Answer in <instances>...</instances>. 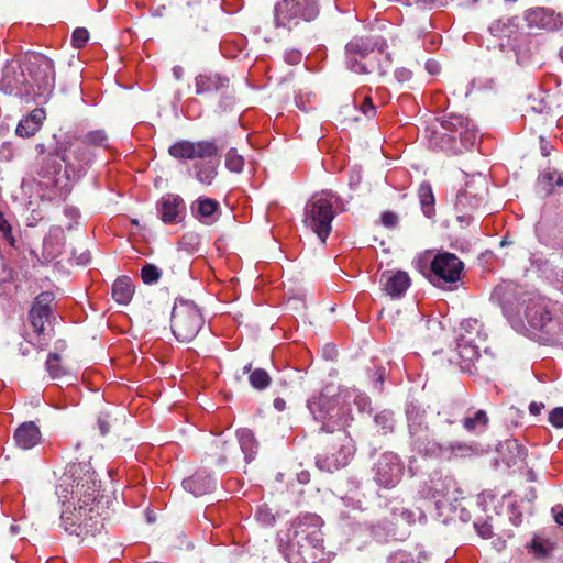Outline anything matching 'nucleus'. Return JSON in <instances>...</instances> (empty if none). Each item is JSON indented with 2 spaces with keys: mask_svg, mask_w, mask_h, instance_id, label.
Wrapping results in <instances>:
<instances>
[{
  "mask_svg": "<svg viewBox=\"0 0 563 563\" xmlns=\"http://www.w3.org/2000/svg\"><path fill=\"white\" fill-rule=\"evenodd\" d=\"M342 504L346 508L341 511L342 517L350 518L352 511H361L363 509L361 500H354L351 497L342 498Z\"/></svg>",
  "mask_w": 563,
  "mask_h": 563,
  "instance_id": "obj_53",
  "label": "nucleus"
},
{
  "mask_svg": "<svg viewBox=\"0 0 563 563\" xmlns=\"http://www.w3.org/2000/svg\"><path fill=\"white\" fill-rule=\"evenodd\" d=\"M66 147L58 152L60 158L66 163L68 167L88 165L91 162L92 155L88 150V145L84 139H69Z\"/></svg>",
  "mask_w": 563,
  "mask_h": 563,
  "instance_id": "obj_22",
  "label": "nucleus"
},
{
  "mask_svg": "<svg viewBox=\"0 0 563 563\" xmlns=\"http://www.w3.org/2000/svg\"><path fill=\"white\" fill-rule=\"evenodd\" d=\"M426 560L427 555L423 553H420L417 560H415L411 553L398 550L389 554L387 563H423Z\"/></svg>",
  "mask_w": 563,
  "mask_h": 563,
  "instance_id": "obj_41",
  "label": "nucleus"
},
{
  "mask_svg": "<svg viewBox=\"0 0 563 563\" xmlns=\"http://www.w3.org/2000/svg\"><path fill=\"white\" fill-rule=\"evenodd\" d=\"M46 371L52 378H59L66 374L60 365V356L56 353H49L46 360Z\"/></svg>",
  "mask_w": 563,
  "mask_h": 563,
  "instance_id": "obj_46",
  "label": "nucleus"
},
{
  "mask_svg": "<svg viewBox=\"0 0 563 563\" xmlns=\"http://www.w3.org/2000/svg\"><path fill=\"white\" fill-rule=\"evenodd\" d=\"M88 146H99L108 148V135L104 130L90 131L82 136Z\"/></svg>",
  "mask_w": 563,
  "mask_h": 563,
  "instance_id": "obj_43",
  "label": "nucleus"
},
{
  "mask_svg": "<svg viewBox=\"0 0 563 563\" xmlns=\"http://www.w3.org/2000/svg\"><path fill=\"white\" fill-rule=\"evenodd\" d=\"M53 295L51 292H41L34 300L29 312V319L33 327L34 332L38 335L45 333V323L49 320L52 309L51 302Z\"/></svg>",
  "mask_w": 563,
  "mask_h": 563,
  "instance_id": "obj_21",
  "label": "nucleus"
},
{
  "mask_svg": "<svg viewBox=\"0 0 563 563\" xmlns=\"http://www.w3.org/2000/svg\"><path fill=\"white\" fill-rule=\"evenodd\" d=\"M40 129L26 118L22 119L16 126V134L22 137H29L34 135Z\"/></svg>",
  "mask_w": 563,
  "mask_h": 563,
  "instance_id": "obj_49",
  "label": "nucleus"
},
{
  "mask_svg": "<svg viewBox=\"0 0 563 563\" xmlns=\"http://www.w3.org/2000/svg\"><path fill=\"white\" fill-rule=\"evenodd\" d=\"M418 198L421 210L427 218H432L435 213V198L430 183L423 181L418 187Z\"/></svg>",
  "mask_w": 563,
  "mask_h": 563,
  "instance_id": "obj_33",
  "label": "nucleus"
},
{
  "mask_svg": "<svg viewBox=\"0 0 563 563\" xmlns=\"http://www.w3.org/2000/svg\"><path fill=\"white\" fill-rule=\"evenodd\" d=\"M156 208L159 219L166 224L181 221L186 213L184 199L175 194L164 195L158 200Z\"/></svg>",
  "mask_w": 563,
  "mask_h": 563,
  "instance_id": "obj_19",
  "label": "nucleus"
},
{
  "mask_svg": "<svg viewBox=\"0 0 563 563\" xmlns=\"http://www.w3.org/2000/svg\"><path fill=\"white\" fill-rule=\"evenodd\" d=\"M549 421L555 428H563V407L554 408L549 415Z\"/></svg>",
  "mask_w": 563,
  "mask_h": 563,
  "instance_id": "obj_56",
  "label": "nucleus"
},
{
  "mask_svg": "<svg viewBox=\"0 0 563 563\" xmlns=\"http://www.w3.org/2000/svg\"><path fill=\"white\" fill-rule=\"evenodd\" d=\"M172 332L180 342L194 340L205 324V318L196 303L177 299L172 311Z\"/></svg>",
  "mask_w": 563,
  "mask_h": 563,
  "instance_id": "obj_8",
  "label": "nucleus"
},
{
  "mask_svg": "<svg viewBox=\"0 0 563 563\" xmlns=\"http://www.w3.org/2000/svg\"><path fill=\"white\" fill-rule=\"evenodd\" d=\"M541 180L545 181L552 191L555 187L563 189V174L558 170L545 172L541 175Z\"/></svg>",
  "mask_w": 563,
  "mask_h": 563,
  "instance_id": "obj_48",
  "label": "nucleus"
},
{
  "mask_svg": "<svg viewBox=\"0 0 563 563\" xmlns=\"http://www.w3.org/2000/svg\"><path fill=\"white\" fill-rule=\"evenodd\" d=\"M515 289L516 284L512 282H503L494 288L490 298L503 306L511 303V294Z\"/></svg>",
  "mask_w": 563,
  "mask_h": 563,
  "instance_id": "obj_37",
  "label": "nucleus"
},
{
  "mask_svg": "<svg viewBox=\"0 0 563 563\" xmlns=\"http://www.w3.org/2000/svg\"><path fill=\"white\" fill-rule=\"evenodd\" d=\"M531 551L538 558H544L549 554L551 545L549 542L534 538L530 545Z\"/></svg>",
  "mask_w": 563,
  "mask_h": 563,
  "instance_id": "obj_52",
  "label": "nucleus"
},
{
  "mask_svg": "<svg viewBox=\"0 0 563 563\" xmlns=\"http://www.w3.org/2000/svg\"><path fill=\"white\" fill-rule=\"evenodd\" d=\"M218 145L214 141L202 140V141H188L181 140L172 144L168 148V153L176 159H207L218 154Z\"/></svg>",
  "mask_w": 563,
  "mask_h": 563,
  "instance_id": "obj_16",
  "label": "nucleus"
},
{
  "mask_svg": "<svg viewBox=\"0 0 563 563\" xmlns=\"http://www.w3.org/2000/svg\"><path fill=\"white\" fill-rule=\"evenodd\" d=\"M255 517L258 521H261L265 525H272L275 520L274 515L266 507H258V509L256 510Z\"/></svg>",
  "mask_w": 563,
  "mask_h": 563,
  "instance_id": "obj_55",
  "label": "nucleus"
},
{
  "mask_svg": "<svg viewBox=\"0 0 563 563\" xmlns=\"http://www.w3.org/2000/svg\"><path fill=\"white\" fill-rule=\"evenodd\" d=\"M474 527L477 533L485 539H488L493 536L492 526L488 525L487 522L479 523L476 521L474 522Z\"/></svg>",
  "mask_w": 563,
  "mask_h": 563,
  "instance_id": "obj_60",
  "label": "nucleus"
},
{
  "mask_svg": "<svg viewBox=\"0 0 563 563\" xmlns=\"http://www.w3.org/2000/svg\"><path fill=\"white\" fill-rule=\"evenodd\" d=\"M65 244V233L60 227H54L43 241L42 256L44 261L51 262L62 254Z\"/></svg>",
  "mask_w": 563,
  "mask_h": 563,
  "instance_id": "obj_24",
  "label": "nucleus"
},
{
  "mask_svg": "<svg viewBox=\"0 0 563 563\" xmlns=\"http://www.w3.org/2000/svg\"><path fill=\"white\" fill-rule=\"evenodd\" d=\"M229 85V78L218 73L207 71L195 78L197 95L219 91Z\"/></svg>",
  "mask_w": 563,
  "mask_h": 563,
  "instance_id": "obj_25",
  "label": "nucleus"
},
{
  "mask_svg": "<svg viewBox=\"0 0 563 563\" xmlns=\"http://www.w3.org/2000/svg\"><path fill=\"white\" fill-rule=\"evenodd\" d=\"M89 40V32L84 27H77L71 35L73 46L76 48L84 47Z\"/></svg>",
  "mask_w": 563,
  "mask_h": 563,
  "instance_id": "obj_51",
  "label": "nucleus"
},
{
  "mask_svg": "<svg viewBox=\"0 0 563 563\" xmlns=\"http://www.w3.org/2000/svg\"><path fill=\"white\" fill-rule=\"evenodd\" d=\"M284 59L289 65H298L302 59V53L298 49L286 51Z\"/></svg>",
  "mask_w": 563,
  "mask_h": 563,
  "instance_id": "obj_57",
  "label": "nucleus"
},
{
  "mask_svg": "<svg viewBox=\"0 0 563 563\" xmlns=\"http://www.w3.org/2000/svg\"><path fill=\"white\" fill-rule=\"evenodd\" d=\"M30 86L33 88L34 100L46 99L55 87V69L53 62L43 55H32L24 60Z\"/></svg>",
  "mask_w": 563,
  "mask_h": 563,
  "instance_id": "obj_10",
  "label": "nucleus"
},
{
  "mask_svg": "<svg viewBox=\"0 0 563 563\" xmlns=\"http://www.w3.org/2000/svg\"><path fill=\"white\" fill-rule=\"evenodd\" d=\"M415 266L432 285L439 288L457 283L464 269L463 262L450 252L433 255L428 251L415 260Z\"/></svg>",
  "mask_w": 563,
  "mask_h": 563,
  "instance_id": "obj_5",
  "label": "nucleus"
},
{
  "mask_svg": "<svg viewBox=\"0 0 563 563\" xmlns=\"http://www.w3.org/2000/svg\"><path fill=\"white\" fill-rule=\"evenodd\" d=\"M225 167L233 173H241L244 168V158L235 148H230L225 155Z\"/></svg>",
  "mask_w": 563,
  "mask_h": 563,
  "instance_id": "obj_45",
  "label": "nucleus"
},
{
  "mask_svg": "<svg viewBox=\"0 0 563 563\" xmlns=\"http://www.w3.org/2000/svg\"><path fill=\"white\" fill-rule=\"evenodd\" d=\"M345 54L346 67L356 74L384 76L391 67V55L382 37H354L346 44Z\"/></svg>",
  "mask_w": 563,
  "mask_h": 563,
  "instance_id": "obj_2",
  "label": "nucleus"
},
{
  "mask_svg": "<svg viewBox=\"0 0 563 563\" xmlns=\"http://www.w3.org/2000/svg\"><path fill=\"white\" fill-rule=\"evenodd\" d=\"M489 423L487 412L483 409L468 410L462 420L465 431L473 434H481L486 431Z\"/></svg>",
  "mask_w": 563,
  "mask_h": 563,
  "instance_id": "obj_28",
  "label": "nucleus"
},
{
  "mask_svg": "<svg viewBox=\"0 0 563 563\" xmlns=\"http://www.w3.org/2000/svg\"><path fill=\"white\" fill-rule=\"evenodd\" d=\"M525 19L530 29L554 31L563 29V16L548 8H533L526 12Z\"/></svg>",
  "mask_w": 563,
  "mask_h": 563,
  "instance_id": "obj_20",
  "label": "nucleus"
},
{
  "mask_svg": "<svg viewBox=\"0 0 563 563\" xmlns=\"http://www.w3.org/2000/svg\"><path fill=\"white\" fill-rule=\"evenodd\" d=\"M307 408L323 432L335 433L352 419L350 409L342 402L340 394H331L329 387L307 399Z\"/></svg>",
  "mask_w": 563,
  "mask_h": 563,
  "instance_id": "obj_3",
  "label": "nucleus"
},
{
  "mask_svg": "<svg viewBox=\"0 0 563 563\" xmlns=\"http://www.w3.org/2000/svg\"><path fill=\"white\" fill-rule=\"evenodd\" d=\"M318 14V0H279L274 7V24L291 30L302 21L314 20Z\"/></svg>",
  "mask_w": 563,
  "mask_h": 563,
  "instance_id": "obj_9",
  "label": "nucleus"
},
{
  "mask_svg": "<svg viewBox=\"0 0 563 563\" xmlns=\"http://www.w3.org/2000/svg\"><path fill=\"white\" fill-rule=\"evenodd\" d=\"M355 404L360 408V410H366L369 408L371 401L369 398L365 395H357L355 397Z\"/></svg>",
  "mask_w": 563,
  "mask_h": 563,
  "instance_id": "obj_62",
  "label": "nucleus"
},
{
  "mask_svg": "<svg viewBox=\"0 0 563 563\" xmlns=\"http://www.w3.org/2000/svg\"><path fill=\"white\" fill-rule=\"evenodd\" d=\"M341 211L340 198L331 190H323L307 201L302 222L324 244L331 233L332 221Z\"/></svg>",
  "mask_w": 563,
  "mask_h": 563,
  "instance_id": "obj_4",
  "label": "nucleus"
},
{
  "mask_svg": "<svg viewBox=\"0 0 563 563\" xmlns=\"http://www.w3.org/2000/svg\"><path fill=\"white\" fill-rule=\"evenodd\" d=\"M322 525L321 517L316 514L300 515L291 523L287 542H323Z\"/></svg>",
  "mask_w": 563,
  "mask_h": 563,
  "instance_id": "obj_15",
  "label": "nucleus"
},
{
  "mask_svg": "<svg viewBox=\"0 0 563 563\" xmlns=\"http://www.w3.org/2000/svg\"><path fill=\"white\" fill-rule=\"evenodd\" d=\"M459 364L462 371L471 372L472 366L479 358V342L466 334H459L456 339Z\"/></svg>",
  "mask_w": 563,
  "mask_h": 563,
  "instance_id": "obj_23",
  "label": "nucleus"
},
{
  "mask_svg": "<svg viewBox=\"0 0 563 563\" xmlns=\"http://www.w3.org/2000/svg\"><path fill=\"white\" fill-rule=\"evenodd\" d=\"M380 221L386 228H395L398 224V216L391 211H385L380 216Z\"/></svg>",
  "mask_w": 563,
  "mask_h": 563,
  "instance_id": "obj_58",
  "label": "nucleus"
},
{
  "mask_svg": "<svg viewBox=\"0 0 563 563\" xmlns=\"http://www.w3.org/2000/svg\"><path fill=\"white\" fill-rule=\"evenodd\" d=\"M25 118L32 120V122H34V124L40 129L45 119V112L43 109H35Z\"/></svg>",
  "mask_w": 563,
  "mask_h": 563,
  "instance_id": "obj_59",
  "label": "nucleus"
},
{
  "mask_svg": "<svg viewBox=\"0 0 563 563\" xmlns=\"http://www.w3.org/2000/svg\"><path fill=\"white\" fill-rule=\"evenodd\" d=\"M400 518L405 520L408 523H412L416 521V512L408 510V509H401L399 514Z\"/></svg>",
  "mask_w": 563,
  "mask_h": 563,
  "instance_id": "obj_64",
  "label": "nucleus"
},
{
  "mask_svg": "<svg viewBox=\"0 0 563 563\" xmlns=\"http://www.w3.org/2000/svg\"><path fill=\"white\" fill-rule=\"evenodd\" d=\"M192 213L203 223H211L213 214L219 209V202L211 198H198L192 207Z\"/></svg>",
  "mask_w": 563,
  "mask_h": 563,
  "instance_id": "obj_30",
  "label": "nucleus"
},
{
  "mask_svg": "<svg viewBox=\"0 0 563 563\" xmlns=\"http://www.w3.org/2000/svg\"><path fill=\"white\" fill-rule=\"evenodd\" d=\"M249 382L253 388L262 390L269 386L271 377L266 371L257 368L250 374Z\"/></svg>",
  "mask_w": 563,
  "mask_h": 563,
  "instance_id": "obj_44",
  "label": "nucleus"
},
{
  "mask_svg": "<svg viewBox=\"0 0 563 563\" xmlns=\"http://www.w3.org/2000/svg\"><path fill=\"white\" fill-rule=\"evenodd\" d=\"M555 308L548 299L533 296L529 299L526 308V319L529 325L548 334L549 325L554 319Z\"/></svg>",
  "mask_w": 563,
  "mask_h": 563,
  "instance_id": "obj_17",
  "label": "nucleus"
},
{
  "mask_svg": "<svg viewBox=\"0 0 563 563\" xmlns=\"http://www.w3.org/2000/svg\"><path fill=\"white\" fill-rule=\"evenodd\" d=\"M514 20L511 18H500L495 20L488 27L494 36L507 37L512 33Z\"/></svg>",
  "mask_w": 563,
  "mask_h": 563,
  "instance_id": "obj_40",
  "label": "nucleus"
},
{
  "mask_svg": "<svg viewBox=\"0 0 563 563\" xmlns=\"http://www.w3.org/2000/svg\"><path fill=\"white\" fill-rule=\"evenodd\" d=\"M442 132H435L433 144L444 152L456 154L461 151L457 139L464 148L473 147L478 140V132L474 124L463 115L450 113L441 119Z\"/></svg>",
  "mask_w": 563,
  "mask_h": 563,
  "instance_id": "obj_6",
  "label": "nucleus"
},
{
  "mask_svg": "<svg viewBox=\"0 0 563 563\" xmlns=\"http://www.w3.org/2000/svg\"><path fill=\"white\" fill-rule=\"evenodd\" d=\"M194 169L196 179L203 185H211L217 176V167L210 161L195 163Z\"/></svg>",
  "mask_w": 563,
  "mask_h": 563,
  "instance_id": "obj_36",
  "label": "nucleus"
},
{
  "mask_svg": "<svg viewBox=\"0 0 563 563\" xmlns=\"http://www.w3.org/2000/svg\"><path fill=\"white\" fill-rule=\"evenodd\" d=\"M404 471L401 459L393 452H385L373 466V479L379 487L391 489L401 481Z\"/></svg>",
  "mask_w": 563,
  "mask_h": 563,
  "instance_id": "obj_13",
  "label": "nucleus"
},
{
  "mask_svg": "<svg viewBox=\"0 0 563 563\" xmlns=\"http://www.w3.org/2000/svg\"><path fill=\"white\" fill-rule=\"evenodd\" d=\"M552 514H553L555 522L559 526H563V506L556 505V506L552 507Z\"/></svg>",
  "mask_w": 563,
  "mask_h": 563,
  "instance_id": "obj_63",
  "label": "nucleus"
},
{
  "mask_svg": "<svg viewBox=\"0 0 563 563\" xmlns=\"http://www.w3.org/2000/svg\"><path fill=\"white\" fill-rule=\"evenodd\" d=\"M410 445L415 452L429 457H438L443 453L442 445L430 437L426 421V410L418 404L410 402L406 408Z\"/></svg>",
  "mask_w": 563,
  "mask_h": 563,
  "instance_id": "obj_7",
  "label": "nucleus"
},
{
  "mask_svg": "<svg viewBox=\"0 0 563 563\" xmlns=\"http://www.w3.org/2000/svg\"><path fill=\"white\" fill-rule=\"evenodd\" d=\"M428 497L433 499L439 516H446L456 509L462 492L452 476H437L430 481Z\"/></svg>",
  "mask_w": 563,
  "mask_h": 563,
  "instance_id": "obj_11",
  "label": "nucleus"
},
{
  "mask_svg": "<svg viewBox=\"0 0 563 563\" xmlns=\"http://www.w3.org/2000/svg\"><path fill=\"white\" fill-rule=\"evenodd\" d=\"M183 487L194 496L211 493L216 487V479L206 472H197L183 481Z\"/></svg>",
  "mask_w": 563,
  "mask_h": 563,
  "instance_id": "obj_26",
  "label": "nucleus"
},
{
  "mask_svg": "<svg viewBox=\"0 0 563 563\" xmlns=\"http://www.w3.org/2000/svg\"><path fill=\"white\" fill-rule=\"evenodd\" d=\"M133 292V284L126 276L118 278L112 285V297L120 305L129 303L132 299Z\"/></svg>",
  "mask_w": 563,
  "mask_h": 563,
  "instance_id": "obj_32",
  "label": "nucleus"
},
{
  "mask_svg": "<svg viewBox=\"0 0 563 563\" xmlns=\"http://www.w3.org/2000/svg\"><path fill=\"white\" fill-rule=\"evenodd\" d=\"M13 438L19 448L30 450L40 443L41 431L34 422H23L16 428Z\"/></svg>",
  "mask_w": 563,
  "mask_h": 563,
  "instance_id": "obj_27",
  "label": "nucleus"
},
{
  "mask_svg": "<svg viewBox=\"0 0 563 563\" xmlns=\"http://www.w3.org/2000/svg\"><path fill=\"white\" fill-rule=\"evenodd\" d=\"M442 449L443 453L440 457L445 456L446 453H449V457H467L478 452V449L475 444L459 441L450 443L446 448L442 446Z\"/></svg>",
  "mask_w": 563,
  "mask_h": 563,
  "instance_id": "obj_34",
  "label": "nucleus"
},
{
  "mask_svg": "<svg viewBox=\"0 0 563 563\" xmlns=\"http://www.w3.org/2000/svg\"><path fill=\"white\" fill-rule=\"evenodd\" d=\"M0 89L7 95H14L25 101L34 100L33 88L30 86L24 62L18 67L13 65L5 66Z\"/></svg>",
  "mask_w": 563,
  "mask_h": 563,
  "instance_id": "obj_14",
  "label": "nucleus"
},
{
  "mask_svg": "<svg viewBox=\"0 0 563 563\" xmlns=\"http://www.w3.org/2000/svg\"><path fill=\"white\" fill-rule=\"evenodd\" d=\"M459 334H466L467 336L475 338V342H485L487 334L483 331L482 324L476 319H465L461 322Z\"/></svg>",
  "mask_w": 563,
  "mask_h": 563,
  "instance_id": "obj_35",
  "label": "nucleus"
},
{
  "mask_svg": "<svg viewBox=\"0 0 563 563\" xmlns=\"http://www.w3.org/2000/svg\"><path fill=\"white\" fill-rule=\"evenodd\" d=\"M56 493L65 507L60 521L67 533L84 538L95 534L103 527L99 512L100 481L90 464L67 465Z\"/></svg>",
  "mask_w": 563,
  "mask_h": 563,
  "instance_id": "obj_1",
  "label": "nucleus"
},
{
  "mask_svg": "<svg viewBox=\"0 0 563 563\" xmlns=\"http://www.w3.org/2000/svg\"><path fill=\"white\" fill-rule=\"evenodd\" d=\"M316 101H317V96L311 92H308L306 95L299 93L296 97L297 107L306 112H308L314 108Z\"/></svg>",
  "mask_w": 563,
  "mask_h": 563,
  "instance_id": "obj_50",
  "label": "nucleus"
},
{
  "mask_svg": "<svg viewBox=\"0 0 563 563\" xmlns=\"http://www.w3.org/2000/svg\"><path fill=\"white\" fill-rule=\"evenodd\" d=\"M334 440V452L319 454L316 459V465L321 471L333 473L346 466L356 451L353 439L344 430H339Z\"/></svg>",
  "mask_w": 563,
  "mask_h": 563,
  "instance_id": "obj_12",
  "label": "nucleus"
},
{
  "mask_svg": "<svg viewBox=\"0 0 563 563\" xmlns=\"http://www.w3.org/2000/svg\"><path fill=\"white\" fill-rule=\"evenodd\" d=\"M375 426L383 434L391 433L395 428L394 413L390 410H382L374 416Z\"/></svg>",
  "mask_w": 563,
  "mask_h": 563,
  "instance_id": "obj_39",
  "label": "nucleus"
},
{
  "mask_svg": "<svg viewBox=\"0 0 563 563\" xmlns=\"http://www.w3.org/2000/svg\"><path fill=\"white\" fill-rule=\"evenodd\" d=\"M198 243H199V239L196 234L187 233V234L183 235V238L179 242V245L183 249L192 252L194 250H196V246L198 245Z\"/></svg>",
  "mask_w": 563,
  "mask_h": 563,
  "instance_id": "obj_54",
  "label": "nucleus"
},
{
  "mask_svg": "<svg viewBox=\"0 0 563 563\" xmlns=\"http://www.w3.org/2000/svg\"><path fill=\"white\" fill-rule=\"evenodd\" d=\"M162 276V271L154 264H146L141 269V278L144 284H156Z\"/></svg>",
  "mask_w": 563,
  "mask_h": 563,
  "instance_id": "obj_47",
  "label": "nucleus"
},
{
  "mask_svg": "<svg viewBox=\"0 0 563 563\" xmlns=\"http://www.w3.org/2000/svg\"><path fill=\"white\" fill-rule=\"evenodd\" d=\"M0 232L3 234L5 240L11 238V225L4 219L2 212H0Z\"/></svg>",
  "mask_w": 563,
  "mask_h": 563,
  "instance_id": "obj_61",
  "label": "nucleus"
},
{
  "mask_svg": "<svg viewBox=\"0 0 563 563\" xmlns=\"http://www.w3.org/2000/svg\"><path fill=\"white\" fill-rule=\"evenodd\" d=\"M236 437L240 443L241 451L244 453V460L250 463L255 459L257 453V441L253 432L249 429H240L236 431Z\"/></svg>",
  "mask_w": 563,
  "mask_h": 563,
  "instance_id": "obj_31",
  "label": "nucleus"
},
{
  "mask_svg": "<svg viewBox=\"0 0 563 563\" xmlns=\"http://www.w3.org/2000/svg\"><path fill=\"white\" fill-rule=\"evenodd\" d=\"M549 339L555 343H563V307L555 310L554 319L549 325Z\"/></svg>",
  "mask_w": 563,
  "mask_h": 563,
  "instance_id": "obj_38",
  "label": "nucleus"
},
{
  "mask_svg": "<svg viewBox=\"0 0 563 563\" xmlns=\"http://www.w3.org/2000/svg\"><path fill=\"white\" fill-rule=\"evenodd\" d=\"M353 102L358 107L360 111L367 118H373L376 114V108L372 102L371 97L363 96L361 92L354 96Z\"/></svg>",
  "mask_w": 563,
  "mask_h": 563,
  "instance_id": "obj_42",
  "label": "nucleus"
},
{
  "mask_svg": "<svg viewBox=\"0 0 563 563\" xmlns=\"http://www.w3.org/2000/svg\"><path fill=\"white\" fill-rule=\"evenodd\" d=\"M284 554L289 563H322L324 559L323 542H287Z\"/></svg>",
  "mask_w": 563,
  "mask_h": 563,
  "instance_id": "obj_18",
  "label": "nucleus"
},
{
  "mask_svg": "<svg viewBox=\"0 0 563 563\" xmlns=\"http://www.w3.org/2000/svg\"><path fill=\"white\" fill-rule=\"evenodd\" d=\"M410 286V277L406 272L398 271L388 277L385 284V291L393 298L405 295Z\"/></svg>",
  "mask_w": 563,
  "mask_h": 563,
  "instance_id": "obj_29",
  "label": "nucleus"
}]
</instances>
